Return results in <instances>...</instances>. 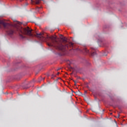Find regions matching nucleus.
<instances>
[{
    "label": "nucleus",
    "mask_w": 127,
    "mask_h": 127,
    "mask_svg": "<svg viewBox=\"0 0 127 127\" xmlns=\"http://www.w3.org/2000/svg\"><path fill=\"white\" fill-rule=\"evenodd\" d=\"M0 28H3L6 32V34L9 37H13L14 34L18 33L20 40L28 39V36L29 37L36 36L41 41H46L50 47H54V48L60 51V41L56 36L47 35L46 37H45L44 34L42 33H37L36 35H35L32 33L33 30L29 27L13 28L9 23L5 22L2 20H0Z\"/></svg>",
    "instance_id": "1"
},
{
    "label": "nucleus",
    "mask_w": 127,
    "mask_h": 127,
    "mask_svg": "<svg viewBox=\"0 0 127 127\" xmlns=\"http://www.w3.org/2000/svg\"><path fill=\"white\" fill-rule=\"evenodd\" d=\"M90 54L92 56H95L97 55V49L94 48H91Z\"/></svg>",
    "instance_id": "2"
},
{
    "label": "nucleus",
    "mask_w": 127,
    "mask_h": 127,
    "mask_svg": "<svg viewBox=\"0 0 127 127\" xmlns=\"http://www.w3.org/2000/svg\"><path fill=\"white\" fill-rule=\"evenodd\" d=\"M82 52H83V53H84V54H90V52L89 51V50L88 49H87L86 48H84L82 50Z\"/></svg>",
    "instance_id": "3"
},
{
    "label": "nucleus",
    "mask_w": 127,
    "mask_h": 127,
    "mask_svg": "<svg viewBox=\"0 0 127 127\" xmlns=\"http://www.w3.org/2000/svg\"><path fill=\"white\" fill-rule=\"evenodd\" d=\"M31 2L32 4H33V3H35V4H39V3H40V1L39 0H37L36 1L31 0Z\"/></svg>",
    "instance_id": "4"
},
{
    "label": "nucleus",
    "mask_w": 127,
    "mask_h": 127,
    "mask_svg": "<svg viewBox=\"0 0 127 127\" xmlns=\"http://www.w3.org/2000/svg\"><path fill=\"white\" fill-rule=\"evenodd\" d=\"M54 89L55 90H58V86H57V85H55L54 87Z\"/></svg>",
    "instance_id": "5"
},
{
    "label": "nucleus",
    "mask_w": 127,
    "mask_h": 127,
    "mask_svg": "<svg viewBox=\"0 0 127 127\" xmlns=\"http://www.w3.org/2000/svg\"><path fill=\"white\" fill-rule=\"evenodd\" d=\"M98 40L99 42H102V41L101 39H98Z\"/></svg>",
    "instance_id": "6"
},
{
    "label": "nucleus",
    "mask_w": 127,
    "mask_h": 127,
    "mask_svg": "<svg viewBox=\"0 0 127 127\" xmlns=\"http://www.w3.org/2000/svg\"><path fill=\"white\" fill-rule=\"evenodd\" d=\"M55 77V75H54V74H53L52 75V79H53V77Z\"/></svg>",
    "instance_id": "7"
},
{
    "label": "nucleus",
    "mask_w": 127,
    "mask_h": 127,
    "mask_svg": "<svg viewBox=\"0 0 127 127\" xmlns=\"http://www.w3.org/2000/svg\"><path fill=\"white\" fill-rule=\"evenodd\" d=\"M25 89H29V87H26V86H25Z\"/></svg>",
    "instance_id": "8"
},
{
    "label": "nucleus",
    "mask_w": 127,
    "mask_h": 127,
    "mask_svg": "<svg viewBox=\"0 0 127 127\" xmlns=\"http://www.w3.org/2000/svg\"><path fill=\"white\" fill-rule=\"evenodd\" d=\"M22 24V23L20 22H18V24Z\"/></svg>",
    "instance_id": "9"
},
{
    "label": "nucleus",
    "mask_w": 127,
    "mask_h": 127,
    "mask_svg": "<svg viewBox=\"0 0 127 127\" xmlns=\"http://www.w3.org/2000/svg\"><path fill=\"white\" fill-rule=\"evenodd\" d=\"M116 118H120V114H118V116Z\"/></svg>",
    "instance_id": "10"
},
{
    "label": "nucleus",
    "mask_w": 127,
    "mask_h": 127,
    "mask_svg": "<svg viewBox=\"0 0 127 127\" xmlns=\"http://www.w3.org/2000/svg\"><path fill=\"white\" fill-rule=\"evenodd\" d=\"M84 94H87V91H84Z\"/></svg>",
    "instance_id": "11"
},
{
    "label": "nucleus",
    "mask_w": 127,
    "mask_h": 127,
    "mask_svg": "<svg viewBox=\"0 0 127 127\" xmlns=\"http://www.w3.org/2000/svg\"><path fill=\"white\" fill-rule=\"evenodd\" d=\"M18 1H22V0H17Z\"/></svg>",
    "instance_id": "12"
},
{
    "label": "nucleus",
    "mask_w": 127,
    "mask_h": 127,
    "mask_svg": "<svg viewBox=\"0 0 127 127\" xmlns=\"http://www.w3.org/2000/svg\"><path fill=\"white\" fill-rule=\"evenodd\" d=\"M59 74H60V72H58L57 75H59Z\"/></svg>",
    "instance_id": "13"
},
{
    "label": "nucleus",
    "mask_w": 127,
    "mask_h": 127,
    "mask_svg": "<svg viewBox=\"0 0 127 127\" xmlns=\"http://www.w3.org/2000/svg\"><path fill=\"white\" fill-rule=\"evenodd\" d=\"M73 82H74L75 83H76V81L73 80Z\"/></svg>",
    "instance_id": "14"
},
{
    "label": "nucleus",
    "mask_w": 127,
    "mask_h": 127,
    "mask_svg": "<svg viewBox=\"0 0 127 127\" xmlns=\"http://www.w3.org/2000/svg\"><path fill=\"white\" fill-rule=\"evenodd\" d=\"M60 69H61V68H59V69H58V71H59V70H60Z\"/></svg>",
    "instance_id": "15"
},
{
    "label": "nucleus",
    "mask_w": 127,
    "mask_h": 127,
    "mask_svg": "<svg viewBox=\"0 0 127 127\" xmlns=\"http://www.w3.org/2000/svg\"><path fill=\"white\" fill-rule=\"evenodd\" d=\"M110 115H113V113H110Z\"/></svg>",
    "instance_id": "16"
},
{
    "label": "nucleus",
    "mask_w": 127,
    "mask_h": 127,
    "mask_svg": "<svg viewBox=\"0 0 127 127\" xmlns=\"http://www.w3.org/2000/svg\"><path fill=\"white\" fill-rule=\"evenodd\" d=\"M42 0V1H44V0Z\"/></svg>",
    "instance_id": "17"
},
{
    "label": "nucleus",
    "mask_w": 127,
    "mask_h": 127,
    "mask_svg": "<svg viewBox=\"0 0 127 127\" xmlns=\"http://www.w3.org/2000/svg\"><path fill=\"white\" fill-rule=\"evenodd\" d=\"M78 92H79V93H81V92H80V90H78Z\"/></svg>",
    "instance_id": "18"
},
{
    "label": "nucleus",
    "mask_w": 127,
    "mask_h": 127,
    "mask_svg": "<svg viewBox=\"0 0 127 127\" xmlns=\"http://www.w3.org/2000/svg\"><path fill=\"white\" fill-rule=\"evenodd\" d=\"M87 88H88L89 89V86H87Z\"/></svg>",
    "instance_id": "19"
},
{
    "label": "nucleus",
    "mask_w": 127,
    "mask_h": 127,
    "mask_svg": "<svg viewBox=\"0 0 127 127\" xmlns=\"http://www.w3.org/2000/svg\"><path fill=\"white\" fill-rule=\"evenodd\" d=\"M104 28H106V27H104Z\"/></svg>",
    "instance_id": "20"
},
{
    "label": "nucleus",
    "mask_w": 127,
    "mask_h": 127,
    "mask_svg": "<svg viewBox=\"0 0 127 127\" xmlns=\"http://www.w3.org/2000/svg\"><path fill=\"white\" fill-rule=\"evenodd\" d=\"M74 85H76V83H75Z\"/></svg>",
    "instance_id": "21"
},
{
    "label": "nucleus",
    "mask_w": 127,
    "mask_h": 127,
    "mask_svg": "<svg viewBox=\"0 0 127 127\" xmlns=\"http://www.w3.org/2000/svg\"><path fill=\"white\" fill-rule=\"evenodd\" d=\"M43 80H44V78H43Z\"/></svg>",
    "instance_id": "22"
},
{
    "label": "nucleus",
    "mask_w": 127,
    "mask_h": 127,
    "mask_svg": "<svg viewBox=\"0 0 127 127\" xmlns=\"http://www.w3.org/2000/svg\"><path fill=\"white\" fill-rule=\"evenodd\" d=\"M11 95H12V94L11 93Z\"/></svg>",
    "instance_id": "23"
}]
</instances>
